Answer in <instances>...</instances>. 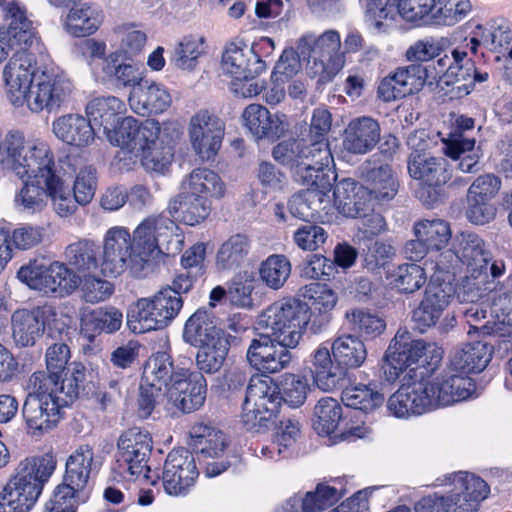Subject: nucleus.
I'll return each instance as SVG.
<instances>
[{
  "instance_id": "f257e3e1",
  "label": "nucleus",
  "mask_w": 512,
  "mask_h": 512,
  "mask_svg": "<svg viewBox=\"0 0 512 512\" xmlns=\"http://www.w3.org/2000/svg\"><path fill=\"white\" fill-rule=\"evenodd\" d=\"M29 47H19L3 69L7 96L14 106L27 105L32 112L56 111L70 101L74 85L59 70L38 71Z\"/></svg>"
},
{
  "instance_id": "f03ea898",
  "label": "nucleus",
  "mask_w": 512,
  "mask_h": 512,
  "mask_svg": "<svg viewBox=\"0 0 512 512\" xmlns=\"http://www.w3.org/2000/svg\"><path fill=\"white\" fill-rule=\"evenodd\" d=\"M1 149L3 169L23 181L15 195V206L29 214L42 211L47 205L51 169L55 166L50 146L42 139H27L15 131L6 135Z\"/></svg>"
},
{
  "instance_id": "7ed1b4c3",
  "label": "nucleus",
  "mask_w": 512,
  "mask_h": 512,
  "mask_svg": "<svg viewBox=\"0 0 512 512\" xmlns=\"http://www.w3.org/2000/svg\"><path fill=\"white\" fill-rule=\"evenodd\" d=\"M182 134L176 121L155 119L139 122L128 116L118 132L117 158L126 170L141 164L147 171L163 172L174 157L173 145Z\"/></svg>"
},
{
  "instance_id": "20e7f679",
  "label": "nucleus",
  "mask_w": 512,
  "mask_h": 512,
  "mask_svg": "<svg viewBox=\"0 0 512 512\" xmlns=\"http://www.w3.org/2000/svg\"><path fill=\"white\" fill-rule=\"evenodd\" d=\"M475 391V383L469 376L449 369L439 378L403 384L388 398L387 410L396 418L407 419L464 401Z\"/></svg>"
},
{
  "instance_id": "39448f33",
  "label": "nucleus",
  "mask_w": 512,
  "mask_h": 512,
  "mask_svg": "<svg viewBox=\"0 0 512 512\" xmlns=\"http://www.w3.org/2000/svg\"><path fill=\"white\" fill-rule=\"evenodd\" d=\"M85 380L83 368H75L62 380L60 388L51 387L43 375L30 376L28 395L22 407L27 430L31 434L45 433L59 422L61 409L73 403Z\"/></svg>"
},
{
  "instance_id": "423d86ee",
  "label": "nucleus",
  "mask_w": 512,
  "mask_h": 512,
  "mask_svg": "<svg viewBox=\"0 0 512 512\" xmlns=\"http://www.w3.org/2000/svg\"><path fill=\"white\" fill-rule=\"evenodd\" d=\"M56 466L51 454L20 461L0 491V512H29Z\"/></svg>"
},
{
  "instance_id": "0eeeda50",
  "label": "nucleus",
  "mask_w": 512,
  "mask_h": 512,
  "mask_svg": "<svg viewBox=\"0 0 512 512\" xmlns=\"http://www.w3.org/2000/svg\"><path fill=\"white\" fill-rule=\"evenodd\" d=\"M441 358L442 350L435 344L411 340L408 332L398 331L385 353L382 368L385 379L389 382H395L402 377V386L419 381L417 370L436 366Z\"/></svg>"
},
{
  "instance_id": "6e6552de",
  "label": "nucleus",
  "mask_w": 512,
  "mask_h": 512,
  "mask_svg": "<svg viewBox=\"0 0 512 512\" xmlns=\"http://www.w3.org/2000/svg\"><path fill=\"white\" fill-rule=\"evenodd\" d=\"M132 235L137 261L143 264L144 269L152 267L164 255L180 251L184 242L178 225L163 214L142 220Z\"/></svg>"
},
{
  "instance_id": "1a4fd4ad",
  "label": "nucleus",
  "mask_w": 512,
  "mask_h": 512,
  "mask_svg": "<svg viewBox=\"0 0 512 512\" xmlns=\"http://www.w3.org/2000/svg\"><path fill=\"white\" fill-rule=\"evenodd\" d=\"M310 320L309 306L295 298H283L258 316L257 326L281 344L296 347Z\"/></svg>"
},
{
  "instance_id": "9d476101",
  "label": "nucleus",
  "mask_w": 512,
  "mask_h": 512,
  "mask_svg": "<svg viewBox=\"0 0 512 512\" xmlns=\"http://www.w3.org/2000/svg\"><path fill=\"white\" fill-rule=\"evenodd\" d=\"M495 289L488 272H467L453 293L461 304L460 311L469 325L468 334H489L493 330L487 318L488 296Z\"/></svg>"
},
{
  "instance_id": "9b49d317",
  "label": "nucleus",
  "mask_w": 512,
  "mask_h": 512,
  "mask_svg": "<svg viewBox=\"0 0 512 512\" xmlns=\"http://www.w3.org/2000/svg\"><path fill=\"white\" fill-rule=\"evenodd\" d=\"M182 306L181 296L169 288L161 289L152 297L137 300L127 314V325L137 334L162 329L178 315Z\"/></svg>"
},
{
  "instance_id": "f8f14e48",
  "label": "nucleus",
  "mask_w": 512,
  "mask_h": 512,
  "mask_svg": "<svg viewBox=\"0 0 512 512\" xmlns=\"http://www.w3.org/2000/svg\"><path fill=\"white\" fill-rule=\"evenodd\" d=\"M365 5L368 26L379 34L388 33L401 17L406 22L429 24L434 0H359Z\"/></svg>"
},
{
  "instance_id": "ddd939ff",
  "label": "nucleus",
  "mask_w": 512,
  "mask_h": 512,
  "mask_svg": "<svg viewBox=\"0 0 512 512\" xmlns=\"http://www.w3.org/2000/svg\"><path fill=\"white\" fill-rule=\"evenodd\" d=\"M68 317L53 305L45 304L31 310H16L11 317L12 337L21 347L33 346L47 328L52 335L61 334Z\"/></svg>"
},
{
  "instance_id": "4468645a",
  "label": "nucleus",
  "mask_w": 512,
  "mask_h": 512,
  "mask_svg": "<svg viewBox=\"0 0 512 512\" xmlns=\"http://www.w3.org/2000/svg\"><path fill=\"white\" fill-rule=\"evenodd\" d=\"M17 278L29 288L47 296H68L80 285L76 272L58 261L48 266L37 260L30 261L18 270Z\"/></svg>"
},
{
  "instance_id": "2eb2a0df",
  "label": "nucleus",
  "mask_w": 512,
  "mask_h": 512,
  "mask_svg": "<svg viewBox=\"0 0 512 512\" xmlns=\"http://www.w3.org/2000/svg\"><path fill=\"white\" fill-rule=\"evenodd\" d=\"M136 257L133 235L124 226L109 228L102 239L100 272L104 276H119L127 269L140 275L145 269Z\"/></svg>"
},
{
  "instance_id": "dca6fc26",
  "label": "nucleus",
  "mask_w": 512,
  "mask_h": 512,
  "mask_svg": "<svg viewBox=\"0 0 512 512\" xmlns=\"http://www.w3.org/2000/svg\"><path fill=\"white\" fill-rule=\"evenodd\" d=\"M340 35L335 30H328L319 36L304 35L298 43L301 55L308 57V69L312 76L327 80L337 74L344 66L343 56L339 54Z\"/></svg>"
},
{
  "instance_id": "f3484780",
  "label": "nucleus",
  "mask_w": 512,
  "mask_h": 512,
  "mask_svg": "<svg viewBox=\"0 0 512 512\" xmlns=\"http://www.w3.org/2000/svg\"><path fill=\"white\" fill-rule=\"evenodd\" d=\"M281 389L267 376H253L246 390L242 422L248 430L261 428L278 412Z\"/></svg>"
},
{
  "instance_id": "a211bd4d",
  "label": "nucleus",
  "mask_w": 512,
  "mask_h": 512,
  "mask_svg": "<svg viewBox=\"0 0 512 512\" xmlns=\"http://www.w3.org/2000/svg\"><path fill=\"white\" fill-rule=\"evenodd\" d=\"M100 467L101 461L91 446L85 444L75 449L66 460L63 483L54 490V503L63 500L76 505V499Z\"/></svg>"
},
{
  "instance_id": "6ab92c4d",
  "label": "nucleus",
  "mask_w": 512,
  "mask_h": 512,
  "mask_svg": "<svg viewBox=\"0 0 512 512\" xmlns=\"http://www.w3.org/2000/svg\"><path fill=\"white\" fill-rule=\"evenodd\" d=\"M152 438L147 430L132 427L117 441L116 463L121 474L148 478L147 462L152 451Z\"/></svg>"
},
{
  "instance_id": "aec40b11",
  "label": "nucleus",
  "mask_w": 512,
  "mask_h": 512,
  "mask_svg": "<svg viewBox=\"0 0 512 512\" xmlns=\"http://www.w3.org/2000/svg\"><path fill=\"white\" fill-rule=\"evenodd\" d=\"M225 124L208 110L196 112L189 121L188 135L194 152L203 161L213 159L221 148Z\"/></svg>"
},
{
  "instance_id": "412c9836",
  "label": "nucleus",
  "mask_w": 512,
  "mask_h": 512,
  "mask_svg": "<svg viewBox=\"0 0 512 512\" xmlns=\"http://www.w3.org/2000/svg\"><path fill=\"white\" fill-rule=\"evenodd\" d=\"M268 334L253 338L247 349L250 365L262 373H277L285 369L291 361L290 349Z\"/></svg>"
},
{
  "instance_id": "4be33fe9",
  "label": "nucleus",
  "mask_w": 512,
  "mask_h": 512,
  "mask_svg": "<svg viewBox=\"0 0 512 512\" xmlns=\"http://www.w3.org/2000/svg\"><path fill=\"white\" fill-rule=\"evenodd\" d=\"M195 458L186 449L172 450L163 467V486L172 496L185 495L198 477Z\"/></svg>"
},
{
  "instance_id": "5701e85b",
  "label": "nucleus",
  "mask_w": 512,
  "mask_h": 512,
  "mask_svg": "<svg viewBox=\"0 0 512 512\" xmlns=\"http://www.w3.org/2000/svg\"><path fill=\"white\" fill-rule=\"evenodd\" d=\"M266 68L265 61L246 43L231 42L225 47L221 69L235 80L258 77Z\"/></svg>"
},
{
  "instance_id": "b1692460",
  "label": "nucleus",
  "mask_w": 512,
  "mask_h": 512,
  "mask_svg": "<svg viewBox=\"0 0 512 512\" xmlns=\"http://www.w3.org/2000/svg\"><path fill=\"white\" fill-rule=\"evenodd\" d=\"M438 485L453 486L451 494L456 504L455 512H476L479 503L489 493V487L486 482L468 472H457L445 476L444 480H441V483Z\"/></svg>"
},
{
  "instance_id": "393cba45",
  "label": "nucleus",
  "mask_w": 512,
  "mask_h": 512,
  "mask_svg": "<svg viewBox=\"0 0 512 512\" xmlns=\"http://www.w3.org/2000/svg\"><path fill=\"white\" fill-rule=\"evenodd\" d=\"M176 378L178 380L172 384L165 395L168 402L183 413L198 410L206 399L207 382L204 376L187 369L184 374H178Z\"/></svg>"
},
{
  "instance_id": "a878e982",
  "label": "nucleus",
  "mask_w": 512,
  "mask_h": 512,
  "mask_svg": "<svg viewBox=\"0 0 512 512\" xmlns=\"http://www.w3.org/2000/svg\"><path fill=\"white\" fill-rule=\"evenodd\" d=\"M85 111L91 124L102 127L109 140L117 145L122 115L126 112L125 103L115 96H99L87 103Z\"/></svg>"
},
{
  "instance_id": "bb28decb",
  "label": "nucleus",
  "mask_w": 512,
  "mask_h": 512,
  "mask_svg": "<svg viewBox=\"0 0 512 512\" xmlns=\"http://www.w3.org/2000/svg\"><path fill=\"white\" fill-rule=\"evenodd\" d=\"M128 103L132 111L138 115H160L172 105V96L165 85L144 80L131 90Z\"/></svg>"
},
{
  "instance_id": "cd10ccee",
  "label": "nucleus",
  "mask_w": 512,
  "mask_h": 512,
  "mask_svg": "<svg viewBox=\"0 0 512 512\" xmlns=\"http://www.w3.org/2000/svg\"><path fill=\"white\" fill-rule=\"evenodd\" d=\"M452 294L453 287L449 283L428 284L423 300L413 312V321L420 332H425L438 322Z\"/></svg>"
},
{
  "instance_id": "c85d7f7f",
  "label": "nucleus",
  "mask_w": 512,
  "mask_h": 512,
  "mask_svg": "<svg viewBox=\"0 0 512 512\" xmlns=\"http://www.w3.org/2000/svg\"><path fill=\"white\" fill-rule=\"evenodd\" d=\"M381 138L379 122L370 116H360L350 120L344 130L343 148L355 155L372 151Z\"/></svg>"
},
{
  "instance_id": "c756f323",
  "label": "nucleus",
  "mask_w": 512,
  "mask_h": 512,
  "mask_svg": "<svg viewBox=\"0 0 512 512\" xmlns=\"http://www.w3.org/2000/svg\"><path fill=\"white\" fill-rule=\"evenodd\" d=\"M52 131L56 138L77 149L90 147L95 141V131L88 120L80 114H66L52 123Z\"/></svg>"
},
{
  "instance_id": "7c9ffc66",
  "label": "nucleus",
  "mask_w": 512,
  "mask_h": 512,
  "mask_svg": "<svg viewBox=\"0 0 512 512\" xmlns=\"http://www.w3.org/2000/svg\"><path fill=\"white\" fill-rule=\"evenodd\" d=\"M333 200L339 213L350 218L366 215L373 203L367 189L352 179H343L335 185Z\"/></svg>"
},
{
  "instance_id": "2f4dec72",
  "label": "nucleus",
  "mask_w": 512,
  "mask_h": 512,
  "mask_svg": "<svg viewBox=\"0 0 512 512\" xmlns=\"http://www.w3.org/2000/svg\"><path fill=\"white\" fill-rule=\"evenodd\" d=\"M187 369L174 366L171 356L166 352H157L146 361L141 382L144 387L150 386L158 390H163L165 395L168 389L176 380L178 374H184Z\"/></svg>"
},
{
  "instance_id": "473e14b6",
  "label": "nucleus",
  "mask_w": 512,
  "mask_h": 512,
  "mask_svg": "<svg viewBox=\"0 0 512 512\" xmlns=\"http://www.w3.org/2000/svg\"><path fill=\"white\" fill-rule=\"evenodd\" d=\"M455 241V254L466 265L467 272H487L492 255L479 235L465 231L457 235Z\"/></svg>"
},
{
  "instance_id": "72a5a7b5",
  "label": "nucleus",
  "mask_w": 512,
  "mask_h": 512,
  "mask_svg": "<svg viewBox=\"0 0 512 512\" xmlns=\"http://www.w3.org/2000/svg\"><path fill=\"white\" fill-rule=\"evenodd\" d=\"M491 357L492 344L482 341L467 343L452 352L449 369L468 376L470 373L481 372Z\"/></svg>"
},
{
  "instance_id": "f704fd0d",
  "label": "nucleus",
  "mask_w": 512,
  "mask_h": 512,
  "mask_svg": "<svg viewBox=\"0 0 512 512\" xmlns=\"http://www.w3.org/2000/svg\"><path fill=\"white\" fill-rule=\"evenodd\" d=\"M123 323L122 312L112 306L85 309L81 314V333L93 340L101 333L112 334L118 331Z\"/></svg>"
},
{
  "instance_id": "c9c22d12",
  "label": "nucleus",
  "mask_w": 512,
  "mask_h": 512,
  "mask_svg": "<svg viewBox=\"0 0 512 512\" xmlns=\"http://www.w3.org/2000/svg\"><path fill=\"white\" fill-rule=\"evenodd\" d=\"M242 117L245 126L257 138L279 137L286 130L285 116L272 114L260 104L248 105Z\"/></svg>"
},
{
  "instance_id": "e433bc0d",
  "label": "nucleus",
  "mask_w": 512,
  "mask_h": 512,
  "mask_svg": "<svg viewBox=\"0 0 512 512\" xmlns=\"http://www.w3.org/2000/svg\"><path fill=\"white\" fill-rule=\"evenodd\" d=\"M227 338L217 327L215 317L204 309H198L185 323L183 339L186 343L201 347Z\"/></svg>"
},
{
  "instance_id": "4c0bfd02",
  "label": "nucleus",
  "mask_w": 512,
  "mask_h": 512,
  "mask_svg": "<svg viewBox=\"0 0 512 512\" xmlns=\"http://www.w3.org/2000/svg\"><path fill=\"white\" fill-rule=\"evenodd\" d=\"M211 209V200L184 191L172 198L167 206L171 217H179L189 226L202 223L210 215Z\"/></svg>"
},
{
  "instance_id": "58836bf2",
  "label": "nucleus",
  "mask_w": 512,
  "mask_h": 512,
  "mask_svg": "<svg viewBox=\"0 0 512 512\" xmlns=\"http://www.w3.org/2000/svg\"><path fill=\"white\" fill-rule=\"evenodd\" d=\"M445 154L458 160V169L463 173H475L479 171L481 152L475 148V139L468 138L459 131L450 132L447 138H443Z\"/></svg>"
},
{
  "instance_id": "ea45409f",
  "label": "nucleus",
  "mask_w": 512,
  "mask_h": 512,
  "mask_svg": "<svg viewBox=\"0 0 512 512\" xmlns=\"http://www.w3.org/2000/svg\"><path fill=\"white\" fill-rule=\"evenodd\" d=\"M4 28L16 43L24 46H31L35 40V30L32 21L29 19L26 7L19 1L7 2L2 9Z\"/></svg>"
},
{
  "instance_id": "a19ab883",
  "label": "nucleus",
  "mask_w": 512,
  "mask_h": 512,
  "mask_svg": "<svg viewBox=\"0 0 512 512\" xmlns=\"http://www.w3.org/2000/svg\"><path fill=\"white\" fill-rule=\"evenodd\" d=\"M372 202L392 200L398 193L399 182L392 167L383 164L367 171L364 185Z\"/></svg>"
},
{
  "instance_id": "79ce46f5",
  "label": "nucleus",
  "mask_w": 512,
  "mask_h": 512,
  "mask_svg": "<svg viewBox=\"0 0 512 512\" xmlns=\"http://www.w3.org/2000/svg\"><path fill=\"white\" fill-rule=\"evenodd\" d=\"M181 189L209 200L222 198L225 194V184L220 176L207 168L194 169L182 180Z\"/></svg>"
},
{
  "instance_id": "37998d69",
  "label": "nucleus",
  "mask_w": 512,
  "mask_h": 512,
  "mask_svg": "<svg viewBox=\"0 0 512 512\" xmlns=\"http://www.w3.org/2000/svg\"><path fill=\"white\" fill-rule=\"evenodd\" d=\"M251 249V241L245 234L228 237L218 248L215 266L218 271H232L240 268L246 261Z\"/></svg>"
},
{
  "instance_id": "c03bdc74",
  "label": "nucleus",
  "mask_w": 512,
  "mask_h": 512,
  "mask_svg": "<svg viewBox=\"0 0 512 512\" xmlns=\"http://www.w3.org/2000/svg\"><path fill=\"white\" fill-rule=\"evenodd\" d=\"M408 172L412 178L421 180L428 186H440L450 178L446 160L430 154L408 160Z\"/></svg>"
},
{
  "instance_id": "a18cd8bd",
  "label": "nucleus",
  "mask_w": 512,
  "mask_h": 512,
  "mask_svg": "<svg viewBox=\"0 0 512 512\" xmlns=\"http://www.w3.org/2000/svg\"><path fill=\"white\" fill-rule=\"evenodd\" d=\"M190 438L191 448L207 457H218L227 447L226 436L221 430L202 423L192 427Z\"/></svg>"
},
{
  "instance_id": "49530a36",
  "label": "nucleus",
  "mask_w": 512,
  "mask_h": 512,
  "mask_svg": "<svg viewBox=\"0 0 512 512\" xmlns=\"http://www.w3.org/2000/svg\"><path fill=\"white\" fill-rule=\"evenodd\" d=\"M300 169L297 170V177L304 176L309 171H317V169L328 168L333 162V156L330 150L327 138H311V142L307 143L301 140L300 149ZM307 179V176H304Z\"/></svg>"
},
{
  "instance_id": "de8ad7c7",
  "label": "nucleus",
  "mask_w": 512,
  "mask_h": 512,
  "mask_svg": "<svg viewBox=\"0 0 512 512\" xmlns=\"http://www.w3.org/2000/svg\"><path fill=\"white\" fill-rule=\"evenodd\" d=\"M102 22L100 11L89 4L73 7L64 20V29L75 37L94 33Z\"/></svg>"
},
{
  "instance_id": "09e8293b",
  "label": "nucleus",
  "mask_w": 512,
  "mask_h": 512,
  "mask_svg": "<svg viewBox=\"0 0 512 512\" xmlns=\"http://www.w3.org/2000/svg\"><path fill=\"white\" fill-rule=\"evenodd\" d=\"M311 371L314 383L325 392L334 390L342 378V373L333 365L330 350L326 346H320L314 352Z\"/></svg>"
},
{
  "instance_id": "8fccbe9b",
  "label": "nucleus",
  "mask_w": 512,
  "mask_h": 512,
  "mask_svg": "<svg viewBox=\"0 0 512 512\" xmlns=\"http://www.w3.org/2000/svg\"><path fill=\"white\" fill-rule=\"evenodd\" d=\"M331 350L338 365L346 368H358L367 358L364 342L352 335L338 337L333 342Z\"/></svg>"
},
{
  "instance_id": "3c124183",
  "label": "nucleus",
  "mask_w": 512,
  "mask_h": 512,
  "mask_svg": "<svg viewBox=\"0 0 512 512\" xmlns=\"http://www.w3.org/2000/svg\"><path fill=\"white\" fill-rule=\"evenodd\" d=\"M68 265L79 272L100 271L101 259H98L96 244L88 239H82L68 245L64 252Z\"/></svg>"
},
{
  "instance_id": "603ef678",
  "label": "nucleus",
  "mask_w": 512,
  "mask_h": 512,
  "mask_svg": "<svg viewBox=\"0 0 512 512\" xmlns=\"http://www.w3.org/2000/svg\"><path fill=\"white\" fill-rule=\"evenodd\" d=\"M473 71L474 63L467 58V52L462 51L452 70L445 75L442 89L444 86L452 87L450 93L452 97L456 98L470 94L473 90Z\"/></svg>"
},
{
  "instance_id": "864d4df0",
  "label": "nucleus",
  "mask_w": 512,
  "mask_h": 512,
  "mask_svg": "<svg viewBox=\"0 0 512 512\" xmlns=\"http://www.w3.org/2000/svg\"><path fill=\"white\" fill-rule=\"evenodd\" d=\"M70 359V348L65 343H54L49 346L45 354L46 371L34 372L31 376L43 375L50 380L51 387L60 388L62 380L69 377L66 373V366Z\"/></svg>"
},
{
  "instance_id": "5fc2aeb1",
  "label": "nucleus",
  "mask_w": 512,
  "mask_h": 512,
  "mask_svg": "<svg viewBox=\"0 0 512 512\" xmlns=\"http://www.w3.org/2000/svg\"><path fill=\"white\" fill-rule=\"evenodd\" d=\"M341 400L347 407L367 413L380 407L384 396L371 384H357L346 387Z\"/></svg>"
},
{
  "instance_id": "6e6d98bb",
  "label": "nucleus",
  "mask_w": 512,
  "mask_h": 512,
  "mask_svg": "<svg viewBox=\"0 0 512 512\" xmlns=\"http://www.w3.org/2000/svg\"><path fill=\"white\" fill-rule=\"evenodd\" d=\"M429 24L453 26L463 20L471 11L469 0H434Z\"/></svg>"
},
{
  "instance_id": "4d7b16f0",
  "label": "nucleus",
  "mask_w": 512,
  "mask_h": 512,
  "mask_svg": "<svg viewBox=\"0 0 512 512\" xmlns=\"http://www.w3.org/2000/svg\"><path fill=\"white\" fill-rule=\"evenodd\" d=\"M485 321H491L493 330L488 335L500 337L510 336L509 327L512 326V291L499 293L493 298L490 306V315ZM486 336L487 334H483Z\"/></svg>"
},
{
  "instance_id": "13d9d810",
  "label": "nucleus",
  "mask_w": 512,
  "mask_h": 512,
  "mask_svg": "<svg viewBox=\"0 0 512 512\" xmlns=\"http://www.w3.org/2000/svg\"><path fill=\"white\" fill-rule=\"evenodd\" d=\"M48 195L55 213L62 218L73 215L80 205L75 195L70 194V190L57 174L56 165L51 169Z\"/></svg>"
},
{
  "instance_id": "bf43d9fd",
  "label": "nucleus",
  "mask_w": 512,
  "mask_h": 512,
  "mask_svg": "<svg viewBox=\"0 0 512 512\" xmlns=\"http://www.w3.org/2000/svg\"><path fill=\"white\" fill-rule=\"evenodd\" d=\"M342 418V407L331 397H324L314 408L313 427L319 435H329L337 429Z\"/></svg>"
},
{
  "instance_id": "052dcab7",
  "label": "nucleus",
  "mask_w": 512,
  "mask_h": 512,
  "mask_svg": "<svg viewBox=\"0 0 512 512\" xmlns=\"http://www.w3.org/2000/svg\"><path fill=\"white\" fill-rule=\"evenodd\" d=\"M119 58L120 55L117 52L111 53L104 58L103 71L107 76L114 77L118 85L134 89L145 79H143L137 65L121 63Z\"/></svg>"
},
{
  "instance_id": "680f3d73",
  "label": "nucleus",
  "mask_w": 512,
  "mask_h": 512,
  "mask_svg": "<svg viewBox=\"0 0 512 512\" xmlns=\"http://www.w3.org/2000/svg\"><path fill=\"white\" fill-rule=\"evenodd\" d=\"M427 281L423 267L416 263L399 265L390 274V284L401 293H414Z\"/></svg>"
},
{
  "instance_id": "e2e57ef3",
  "label": "nucleus",
  "mask_w": 512,
  "mask_h": 512,
  "mask_svg": "<svg viewBox=\"0 0 512 512\" xmlns=\"http://www.w3.org/2000/svg\"><path fill=\"white\" fill-rule=\"evenodd\" d=\"M68 162L75 172L73 193L80 205H86L91 202L95 195V169L90 165L82 163L76 158H68Z\"/></svg>"
},
{
  "instance_id": "0e129e2a",
  "label": "nucleus",
  "mask_w": 512,
  "mask_h": 512,
  "mask_svg": "<svg viewBox=\"0 0 512 512\" xmlns=\"http://www.w3.org/2000/svg\"><path fill=\"white\" fill-rule=\"evenodd\" d=\"M196 365L201 372L213 374L218 372L228 355L230 344L228 338L217 339L208 345L198 347Z\"/></svg>"
},
{
  "instance_id": "69168bd1",
  "label": "nucleus",
  "mask_w": 512,
  "mask_h": 512,
  "mask_svg": "<svg viewBox=\"0 0 512 512\" xmlns=\"http://www.w3.org/2000/svg\"><path fill=\"white\" fill-rule=\"evenodd\" d=\"M291 273V263L284 255H270L259 267L260 279L271 289H280Z\"/></svg>"
},
{
  "instance_id": "338daca9",
  "label": "nucleus",
  "mask_w": 512,
  "mask_h": 512,
  "mask_svg": "<svg viewBox=\"0 0 512 512\" xmlns=\"http://www.w3.org/2000/svg\"><path fill=\"white\" fill-rule=\"evenodd\" d=\"M415 237L424 240L431 250L444 248L450 238L449 224L442 219L422 220L414 226Z\"/></svg>"
},
{
  "instance_id": "774afa93",
  "label": "nucleus",
  "mask_w": 512,
  "mask_h": 512,
  "mask_svg": "<svg viewBox=\"0 0 512 512\" xmlns=\"http://www.w3.org/2000/svg\"><path fill=\"white\" fill-rule=\"evenodd\" d=\"M203 53V38L186 36L175 46L171 62L179 69L191 71Z\"/></svg>"
}]
</instances>
